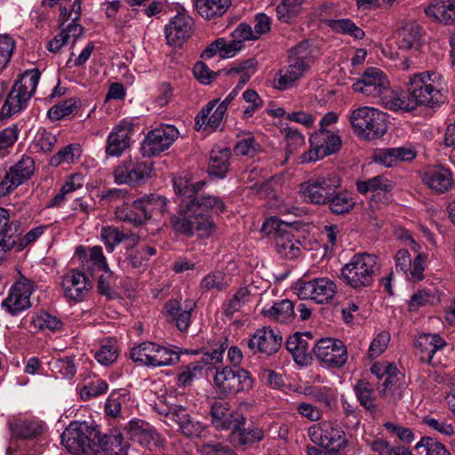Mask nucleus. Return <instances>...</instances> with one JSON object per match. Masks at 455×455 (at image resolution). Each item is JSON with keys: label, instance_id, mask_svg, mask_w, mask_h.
I'll list each match as a JSON object with an SVG mask.
<instances>
[{"label": "nucleus", "instance_id": "nucleus-1", "mask_svg": "<svg viewBox=\"0 0 455 455\" xmlns=\"http://www.w3.org/2000/svg\"><path fill=\"white\" fill-rule=\"evenodd\" d=\"M204 185L203 181L191 184L181 176L173 178L174 192L182 198L180 212L170 220L175 232L189 237L197 235L199 238H209L215 232L210 212H223L225 204L219 196L201 195L200 190Z\"/></svg>", "mask_w": 455, "mask_h": 455}, {"label": "nucleus", "instance_id": "nucleus-2", "mask_svg": "<svg viewBox=\"0 0 455 455\" xmlns=\"http://www.w3.org/2000/svg\"><path fill=\"white\" fill-rule=\"evenodd\" d=\"M405 92H397L395 111L411 112L419 107L435 108L445 102L443 75L435 71L417 72L404 83Z\"/></svg>", "mask_w": 455, "mask_h": 455}, {"label": "nucleus", "instance_id": "nucleus-3", "mask_svg": "<svg viewBox=\"0 0 455 455\" xmlns=\"http://www.w3.org/2000/svg\"><path fill=\"white\" fill-rule=\"evenodd\" d=\"M315 50L309 41H302L288 53V64L278 70L275 87L281 91L293 88L309 72L315 61Z\"/></svg>", "mask_w": 455, "mask_h": 455}, {"label": "nucleus", "instance_id": "nucleus-4", "mask_svg": "<svg viewBox=\"0 0 455 455\" xmlns=\"http://www.w3.org/2000/svg\"><path fill=\"white\" fill-rule=\"evenodd\" d=\"M352 88L385 108L395 110L397 92L391 89L389 79L381 69L373 67L366 68Z\"/></svg>", "mask_w": 455, "mask_h": 455}, {"label": "nucleus", "instance_id": "nucleus-5", "mask_svg": "<svg viewBox=\"0 0 455 455\" xmlns=\"http://www.w3.org/2000/svg\"><path fill=\"white\" fill-rule=\"evenodd\" d=\"M378 271L377 257L369 253L355 254L340 270L344 283L352 289L371 286Z\"/></svg>", "mask_w": 455, "mask_h": 455}, {"label": "nucleus", "instance_id": "nucleus-6", "mask_svg": "<svg viewBox=\"0 0 455 455\" xmlns=\"http://www.w3.org/2000/svg\"><path fill=\"white\" fill-rule=\"evenodd\" d=\"M41 73L37 68H31L22 73L15 81L0 113L5 116L24 110L36 92Z\"/></svg>", "mask_w": 455, "mask_h": 455}, {"label": "nucleus", "instance_id": "nucleus-7", "mask_svg": "<svg viewBox=\"0 0 455 455\" xmlns=\"http://www.w3.org/2000/svg\"><path fill=\"white\" fill-rule=\"evenodd\" d=\"M349 122L354 132L366 140L379 139L387 130V115L371 107H359L352 110Z\"/></svg>", "mask_w": 455, "mask_h": 455}, {"label": "nucleus", "instance_id": "nucleus-8", "mask_svg": "<svg viewBox=\"0 0 455 455\" xmlns=\"http://www.w3.org/2000/svg\"><path fill=\"white\" fill-rule=\"evenodd\" d=\"M99 428L85 421H74L61 435V443L75 455H97Z\"/></svg>", "mask_w": 455, "mask_h": 455}, {"label": "nucleus", "instance_id": "nucleus-9", "mask_svg": "<svg viewBox=\"0 0 455 455\" xmlns=\"http://www.w3.org/2000/svg\"><path fill=\"white\" fill-rule=\"evenodd\" d=\"M130 357L140 365L157 368L176 364L180 355L175 348L145 341L131 349Z\"/></svg>", "mask_w": 455, "mask_h": 455}, {"label": "nucleus", "instance_id": "nucleus-10", "mask_svg": "<svg viewBox=\"0 0 455 455\" xmlns=\"http://www.w3.org/2000/svg\"><path fill=\"white\" fill-rule=\"evenodd\" d=\"M213 383L220 394L228 395L251 389L253 379L243 368L223 366L216 368Z\"/></svg>", "mask_w": 455, "mask_h": 455}, {"label": "nucleus", "instance_id": "nucleus-11", "mask_svg": "<svg viewBox=\"0 0 455 455\" xmlns=\"http://www.w3.org/2000/svg\"><path fill=\"white\" fill-rule=\"evenodd\" d=\"M339 185L334 175L316 176L300 184L299 195L305 203L325 205Z\"/></svg>", "mask_w": 455, "mask_h": 455}, {"label": "nucleus", "instance_id": "nucleus-12", "mask_svg": "<svg viewBox=\"0 0 455 455\" xmlns=\"http://www.w3.org/2000/svg\"><path fill=\"white\" fill-rule=\"evenodd\" d=\"M294 290L300 299H311L317 304H323L334 298L337 284L329 277H316L309 281L299 279Z\"/></svg>", "mask_w": 455, "mask_h": 455}, {"label": "nucleus", "instance_id": "nucleus-13", "mask_svg": "<svg viewBox=\"0 0 455 455\" xmlns=\"http://www.w3.org/2000/svg\"><path fill=\"white\" fill-rule=\"evenodd\" d=\"M310 149L300 156V163H311L336 153L341 146L339 135L327 129H320L310 136Z\"/></svg>", "mask_w": 455, "mask_h": 455}, {"label": "nucleus", "instance_id": "nucleus-14", "mask_svg": "<svg viewBox=\"0 0 455 455\" xmlns=\"http://www.w3.org/2000/svg\"><path fill=\"white\" fill-rule=\"evenodd\" d=\"M179 137L178 129L171 124H164L148 132L141 143V154L152 157L167 150Z\"/></svg>", "mask_w": 455, "mask_h": 455}, {"label": "nucleus", "instance_id": "nucleus-15", "mask_svg": "<svg viewBox=\"0 0 455 455\" xmlns=\"http://www.w3.org/2000/svg\"><path fill=\"white\" fill-rule=\"evenodd\" d=\"M36 284L31 279L21 275L11 287L7 298L2 306L12 315L28 309L32 305L30 296L35 291Z\"/></svg>", "mask_w": 455, "mask_h": 455}, {"label": "nucleus", "instance_id": "nucleus-16", "mask_svg": "<svg viewBox=\"0 0 455 455\" xmlns=\"http://www.w3.org/2000/svg\"><path fill=\"white\" fill-rule=\"evenodd\" d=\"M315 357L331 368H340L347 361V350L345 344L336 339H319L313 347Z\"/></svg>", "mask_w": 455, "mask_h": 455}, {"label": "nucleus", "instance_id": "nucleus-17", "mask_svg": "<svg viewBox=\"0 0 455 455\" xmlns=\"http://www.w3.org/2000/svg\"><path fill=\"white\" fill-rule=\"evenodd\" d=\"M151 171V163L124 160L114 170V179L117 184L140 185L147 181Z\"/></svg>", "mask_w": 455, "mask_h": 455}, {"label": "nucleus", "instance_id": "nucleus-18", "mask_svg": "<svg viewBox=\"0 0 455 455\" xmlns=\"http://www.w3.org/2000/svg\"><path fill=\"white\" fill-rule=\"evenodd\" d=\"M134 125L126 119L116 124L108 135L105 153L108 157H119L131 147Z\"/></svg>", "mask_w": 455, "mask_h": 455}, {"label": "nucleus", "instance_id": "nucleus-19", "mask_svg": "<svg viewBox=\"0 0 455 455\" xmlns=\"http://www.w3.org/2000/svg\"><path fill=\"white\" fill-rule=\"evenodd\" d=\"M12 438L6 448L7 455H13L15 450H22L18 442L36 439L43 432V425L36 419H18L10 422Z\"/></svg>", "mask_w": 455, "mask_h": 455}, {"label": "nucleus", "instance_id": "nucleus-20", "mask_svg": "<svg viewBox=\"0 0 455 455\" xmlns=\"http://www.w3.org/2000/svg\"><path fill=\"white\" fill-rule=\"evenodd\" d=\"M308 433L312 442L323 447L339 450L347 444L342 427L330 422H323L320 427H312Z\"/></svg>", "mask_w": 455, "mask_h": 455}, {"label": "nucleus", "instance_id": "nucleus-21", "mask_svg": "<svg viewBox=\"0 0 455 455\" xmlns=\"http://www.w3.org/2000/svg\"><path fill=\"white\" fill-rule=\"evenodd\" d=\"M195 307L196 302L193 299H170L164 304L163 313L166 320L173 323L180 332H186L191 324V314Z\"/></svg>", "mask_w": 455, "mask_h": 455}, {"label": "nucleus", "instance_id": "nucleus-22", "mask_svg": "<svg viewBox=\"0 0 455 455\" xmlns=\"http://www.w3.org/2000/svg\"><path fill=\"white\" fill-rule=\"evenodd\" d=\"M194 20L184 12H179L164 28L168 44L180 46L193 34Z\"/></svg>", "mask_w": 455, "mask_h": 455}, {"label": "nucleus", "instance_id": "nucleus-23", "mask_svg": "<svg viewBox=\"0 0 455 455\" xmlns=\"http://www.w3.org/2000/svg\"><path fill=\"white\" fill-rule=\"evenodd\" d=\"M283 337L270 327L258 329L248 340V347L253 354L272 355L282 346Z\"/></svg>", "mask_w": 455, "mask_h": 455}, {"label": "nucleus", "instance_id": "nucleus-24", "mask_svg": "<svg viewBox=\"0 0 455 455\" xmlns=\"http://www.w3.org/2000/svg\"><path fill=\"white\" fill-rule=\"evenodd\" d=\"M388 369L387 376L379 387V394L388 403H396L403 398L407 387L396 366H388Z\"/></svg>", "mask_w": 455, "mask_h": 455}, {"label": "nucleus", "instance_id": "nucleus-25", "mask_svg": "<svg viewBox=\"0 0 455 455\" xmlns=\"http://www.w3.org/2000/svg\"><path fill=\"white\" fill-rule=\"evenodd\" d=\"M212 425L220 430H231L243 426L245 419L238 411H233L228 409L222 402H215L210 411Z\"/></svg>", "mask_w": 455, "mask_h": 455}, {"label": "nucleus", "instance_id": "nucleus-26", "mask_svg": "<svg viewBox=\"0 0 455 455\" xmlns=\"http://www.w3.org/2000/svg\"><path fill=\"white\" fill-rule=\"evenodd\" d=\"M219 100L210 101L201 109L196 116L195 128L196 131L209 129L213 132L222 125L227 109L220 104L216 106Z\"/></svg>", "mask_w": 455, "mask_h": 455}, {"label": "nucleus", "instance_id": "nucleus-27", "mask_svg": "<svg viewBox=\"0 0 455 455\" xmlns=\"http://www.w3.org/2000/svg\"><path fill=\"white\" fill-rule=\"evenodd\" d=\"M61 285L65 296L75 301L83 300L91 288L84 274L76 269L70 270L63 276Z\"/></svg>", "mask_w": 455, "mask_h": 455}, {"label": "nucleus", "instance_id": "nucleus-28", "mask_svg": "<svg viewBox=\"0 0 455 455\" xmlns=\"http://www.w3.org/2000/svg\"><path fill=\"white\" fill-rule=\"evenodd\" d=\"M423 183L436 194H443L453 185L452 172L444 166H432L425 171Z\"/></svg>", "mask_w": 455, "mask_h": 455}, {"label": "nucleus", "instance_id": "nucleus-29", "mask_svg": "<svg viewBox=\"0 0 455 455\" xmlns=\"http://www.w3.org/2000/svg\"><path fill=\"white\" fill-rule=\"evenodd\" d=\"M96 446L97 455L100 451L106 455H128L130 448L129 442L124 440L123 435L118 430H113L103 435L99 430Z\"/></svg>", "mask_w": 455, "mask_h": 455}, {"label": "nucleus", "instance_id": "nucleus-30", "mask_svg": "<svg viewBox=\"0 0 455 455\" xmlns=\"http://www.w3.org/2000/svg\"><path fill=\"white\" fill-rule=\"evenodd\" d=\"M424 12L438 23L452 25L455 23V0H432Z\"/></svg>", "mask_w": 455, "mask_h": 455}, {"label": "nucleus", "instance_id": "nucleus-31", "mask_svg": "<svg viewBox=\"0 0 455 455\" xmlns=\"http://www.w3.org/2000/svg\"><path fill=\"white\" fill-rule=\"evenodd\" d=\"M305 337L311 339L309 332L305 334L295 333L286 340V349L292 355L296 363L301 366H307L311 363V354L309 351V344Z\"/></svg>", "mask_w": 455, "mask_h": 455}, {"label": "nucleus", "instance_id": "nucleus-32", "mask_svg": "<svg viewBox=\"0 0 455 455\" xmlns=\"http://www.w3.org/2000/svg\"><path fill=\"white\" fill-rule=\"evenodd\" d=\"M446 344L439 334L423 333L417 339L415 347L419 360L430 364L436 351L443 348Z\"/></svg>", "mask_w": 455, "mask_h": 455}, {"label": "nucleus", "instance_id": "nucleus-33", "mask_svg": "<svg viewBox=\"0 0 455 455\" xmlns=\"http://www.w3.org/2000/svg\"><path fill=\"white\" fill-rule=\"evenodd\" d=\"M172 414L184 435L188 437H197L200 436L204 431L203 424L195 419L185 407L175 405L172 408Z\"/></svg>", "mask_w": 455, "mask_h": 455}, {"label": "nucleus", "instance_id": "nucleus-34", "mask_svg": "<svg viewBox=\"0 0 455 455\" xmlns=\"http://www.w3.org/2000/svg\"><path fill=\"white\" fill-rule=\"evenodd\" d=\"M275 248L280 257L294 259L301 254L302 244L299 238L287 230L275 237Z\"/></svg>", "mask_w": 455, "mask_h": 455}, {"label": "nucleus", "instance_id": "nucleus-35", "mask_svg": "<svg viewBox=\"0 0 455 455\" xmlns=\"http://www.w3.org/2000/svg\"><path fill=\"white\" fill-rule=\"evenodd\" d=\"M231 435L235 444L243 450L258 445L265 437L262 427L257 426H249L247 427L239 426L234 429Z\"/></svg>", "mask_w": 455, "mask_h": 455}, {"label": "nucleus", "instance_id": "nucleus-36", "mask_svg": "<svg viewBox=\"0 0 455 455\" xmlns=\"http://www.w3.org/2000/svg\"><path fill=\"white\" fill-rule=\"evenodd\" d=\"M415 157L416 153L405 147L381 149L374 155L375 162L386 167H391L400 161H411Z\"/></svg>", "mask_w": 455, "mask_h": 455}, {"label": "nucleus", "instance_id": "nucleus-37", "mask_svg": "<svg viewBox=\"0 0 455 455\" xmlns=\"http://www.w3.org/2000/svg\"><path fill=\"white\" fill-rule=\"evenodd\" d=\"M356 204L355 195L347 190L337 189L328 199V205L330 212L335 215H346L352 212Z\"/></svg>", "mask_w": 455, "mask_h": 455}, {"label": "nucleus", "instance_id": "nucleus-38", "mask_svg": "<svg viewBox=\"0 0 455 455\" xmlns=\"http://www.w3.org/2000/svg\"><path fill=\"white\" fill-rule=\"evenodd\" d=\"M133 207L142 212L148 221L154 214H162L167 211V199L162 196L151 194L135 200Z\"/></svg>", "mask_w": 455, "mask_h": 455}, {"label": "nucleus", "instance_id": "nucleus-39", "mask_svg": "<svg viewBox=\"0 0 455 455\" xmlns=\"http://www.w3.org/2000/svg\"><path fill=\"white\" fill-rule=\"evenodd\" d=\"M81 108V100L77 98H69L60 101L49 108L47 116L52 122L71 119L76 116Z\"/></svg>", "mask_w": 455, "mask_h": 455}, {"label": "nucleus", "instance_id": "nucleus-40", "mask_svg": "<svg viewBox=\"0 0 455 455\" xmlns=\"http://www.w3.org/2000/svg\"><path fill=\"white\" fill-rule=\"evenodd\" d=\"M261 313L271 320L279 323H289L294 316V305L290 299H282L274 302L271 306H265Z\"/></svg>", "mask_w": 455, "mask_h": 455}, {"label": "nucleus", "instance_id": "nucleus-41", "mask_svg": "<svg viewBox=\"0 0 455 455\" xmlns=\"http://www.w3.org/2000/svg\"><path fill=\"white\" fill-rule=\"evenodd\" d=\"M231 0H196L195 6L200 16L212 20L222 16L229 8Z\"/></svg>", "mask_w": 455, "mask_h": 455}, {"label": "nucleus", "instance_id": "nucleus-42", "mask_svg": "<svg viewBox=\"0 0 455 455\" xmlns=\"http://www.w3.org/2000/svg\"><path fill=\"white\" fill-rule=\"evenodd\" d=\"M230 151L225 148H214L211 152L208 166L209 174L224 178L229 169Z\"/></svg>", "mask_w": 455, "mask_h": 455}, {"label": "nucleus", "instance_id": "nucleus-43", "mask_svg": "<svg viewBox=\"0 0 455 455\" xmlns=\"http://www.w3.org/2000/svg\"><path fill=\"white\" fill-rule=\"evenodd\" d=\"M133 437L140 443V445L148 449L156 447H162L164 440L160 435L148 424L133 425Z\"/></svg>", "mask_w": 455, "mask_h": 455}, {"label": "nucleus", "instance_id": "nucleus-44", "mask_svg": "<svg viewBox=\"0 0 455 455\" xmlns=\"http://www.w3.org/2000/svg\"><path fill=\"white\" fill-rule=\"evenodd\" d=\"M354 392L360 404L371 413L378 411L373 386L365 379H360L354 386Z\"/></svg>", "mask_w": 455, "mask_h": 455}, {"label": "nucleus", "instance_id": "nucleus-45", "mask_svg": "<svg viewBox=\"0 0 455 455\" xmlns=\"http://www.w3.org/2000/svg\"><path fill=\"white\" fill-rule=\"evenodd\" d=\"M422 36V28L415 23L404 24L398 31L399 48L409 50L419 45Z\"/></svg>", "mask_w": 455, "mask_h": 455}, {"label": "nucleus", "instance_id": "nucleus-46", "mask_svg": "<svg viewBox=\"0 0 455 455\" xmlns=\"http://www.w3.org/2000/svg\"><path fill=\"white\" fill-rule=\"evenodd\" d=\"M324 23L335 33L349 36L355 40L365 36L364 31L350 19L326 20Z\"/></svg>", "mask_w": 455, "mask_h": 455}, {"label": "nucleus", "instance_id": "nucleus-47", "mask_svg": "<svg viewBox=\"0 0 455 455\" xmlns=\"http://www.w3.org/2000/svg\"><path fill=\"white\" fill-rule=\"evenodd\" d=\"M394 188V182L383 175H377L366 180L356 182V189L361 194L368 192H389Z\"/></svg>", "mask_w": 455, "mask_h": 455}, {"label": "nucleus", "instance_id": "nucleus-48", "mask_svg": "<svg viewBox=\"0 0 455 455\" xmlns=\"http://www.w3.org/2000/svg\"><path fill=\"white\" fill-rule=\"evenodd\" d=\"M9 172L20 186L34 174L35 162L32 157L22 156L21 158L9 169Z\"/></svg>", "mask_w": 455, "mask_h": 455}, {"label": "nucleus", "instance_id": "nucleus-49", "mask_svg": "<svg viewBox=\"0 0 455 455\" xmlns=\"http://www.w3.org/2000/svg\"><path fill=\"white\" fill-rule=\"evenodd\" d=\"M83 268L92 275H93L96 271L108 268L107 259L100 246L96 245L90 248L87 259L85 261H83Z\"/></svg>", "mask_w": 455, "mask_h": 455}, {"label": "nucleus", "instance_id": "nucleus-50", "mask_svg": "<svg viewBox=\"0 0 455 455\" xmlns=\"http://www.w3.org/2000/svg\"><path fill=\"white\" fill-rule=\"evenodd\" d=\"M304 0H282L276 6V15L280 21L290 23L301 12Z\"/></svg>", "mask_w": 455, "mask_h": 455}, {"label": "nucleus", "instance_id": "nucleus-51", "mask_svg": "<svg viewBox=\"0 0 455 455\" xmlns=\"http://www.w3.org/2000/svg\"><path fill=\"white\" fill-rule=\"evenodd\" d=\"M30 323L36 330L57 331L62 329V322L46 311H40L31 316Z\"/></svg>", "mask_w": 455, "mask_h": 455}, {"label": "nucleus", "instance_id": "nucleus-52", "mask_svg": "<svg viewBox=\"0 0 455 455\" xmlns=\"http://www.w3.org/2000/svg\"><path fill=\"white\" fill-rule=\"evenodd\" d=\"M81 156V147L79 144H69L60 149L50 159V164L57 167L62 164H71Z\"/></svg>", "mask_w": 455, "mask_h": 455}, {"label": "nucleus", "instance_id": "nucleus-53", "mask_svg": "<svg viewBox=\"0 0 455 455\" xmlns=\"http://www.w3.org/2000/svg\"><path fill=\"white\" fill-rule=\"evenodd\" d=\"M100 238L108 252H112L116 246L126 240L128 236L114 226H104L100 230Z\"/></svg>", "mask_w": 455, "mask_h": 455}, {"label": "nucleus", "instance_id": "nucleus-54", "mask_svg": "<svg viewBox=\"0 0 455 455\" xmlns=\"http://www.w3.org/2000/svg\"><path fill=\"white\" fill-rule=\"evenodd\" d=\"M203 371L204 363L199 361L180 367L178 374L179 384L184 387L191 385L195 379L202 376Z\"/></svg>", "mask_w": 455, "mask_h": 455}, {"label": "nucleus", "instance_id": "nucleus-55", "mask_svg": "<svg viewBox=\"0 0 455 455\" xmlns=\"http://www.w3.org/2000/svg\"><path fill=\"white\" fill-rule=\"evenodd\" d=\"M371 449L379 455H415L403 445H391L387 441L378 439L371 443Z\"/></svg>", "mask_w": 455, "mask_h": 455}, {"label": "nucleus", "instance_id": "nucleus-56", "mask_svg": "<svg viewBox=\"0 0 455 455\" xmlns=\"http://www.w3.org/2000/svg\"><path fill=\"white\" fill-rule=\"evenodd\" d=\"M250 298V291L247 288L239 289L233 297L223 305V314L226 316H232L235 313L241 310V308L248 302Z\"/></svg>", "mask_w": 455, "mask_h": 455}, {"label": "nucleus", "instance_id": "nucleus-57", "mask_svg": "<svg viewBox=\"0 0 455 455\" xmlns=\"http://www.w3.org/2000/svg\"><path fill=\"white\" fill-rule=\"evenodd\" d=\"M50 366L52 372L64 379H72L76 373V365L74 358L70 356L54 359Z\"/></svg>", "mask_w": 455, "mask_h": 455}, {"label": "nucleus", "instance_id": "nucleus-58", "mask_svg": "<svg viewBox=\"0 0 455 455\" xmlns=\"http://www.w3.org/2000/svg\"><path fill=\"white\" fill-rule=\"evenodd\" d=\"M116 220L139 227L146 223V215L142 212L132 209L117 208L115 212Z\"/></svg>", "mask_w": 455, "mask_h": 455}, {"label": "nucleus", "instance_id": "nucleus-59", "mask_svg": "<svg viewBox=\"0 0 455 455\" xmlns=\"http://www.w3.org/2000/svg\"><path fill=\"white\" fill-rule=\"evenodd\" d=\"M287 146H286V159L288 158L299 148L305 145L304 136L297 130L291 127H286L283 130Z\"/></svg>", "mask_w": 455, "mask_h": 455}, {"label": "nucleus", "instance_id": "nucleus-60", "mask_svg": "<svg viewBox=\"0 0 455 455\" xmlns=\"http://www.w3.org/2000/svg\"><path fill=\"white\" fill-rule=\"evenodd\" d=\"M228 347V339L225 337L220 338L216 344V347L212 348L211 351L204 353L201 361L204 363V367L208 364L221 363L223 360L224 352Z\"/></svg>", "mask_w": 455, "mask_h": 455}, {"label": "nucleus", "instance_id": "nucleus-61", "mask_svg": "<svg viewBox=\"0 0 455 455\" xmlns=\"http://www.w3.org/2000/svg\"><path fill=\"white\" fill-rule=\"evenodd\" d=\"M415 450L425 448L426 455H451L445 446L435 439L424 436L415 445Z\"/></svg>", "mask_w": 455, "mask_h": 455}, {"label": "nucleus", "instance_id": "nucleus-62", "mask_svg": "<svg viewBox=\"0 0 455 455\" xmlns=\"http://www.w3.org/2000/svg\"><path fill=\"white\" fill-rule=\"evenodd\" d=\"M198 451L202 455H234L228 445L213 440L203 442Z\"/></svg>", "mask_w": 455, "mask_h": 455}, {"label": "nucleus", "instance_id": "nucleus-63", "mask_svg": "<svg viewBox=\"0 0 455 455\" xmlns=\"http://www.w3.org/2000/svg\"><path fill=\"white\" fill-rule=\"evenodd\" d=\"M94 357L100 364L105 366L110 365L117 358V349L110 340H107L101 344Z\"/></svg>", "mask_w": 455, "mask_h": 455}, {"label": "nucleus", "instance_id": "nucleus-64", "mask_svg": "<svg viewBox=\"0 0 455 455\" xmlns=\"http://www.w3.org/2000/svg\"><path fill=\"white\" fill-rule=\"evenodd\" d=\"M108 386L106 381L100 379H97L96 380L91 381L80 388V396L83 400L86 401L92 397L105 394L108 390Z\"/></svg>", "mask_w": 455, "mask_h": 455}]
</instances>
